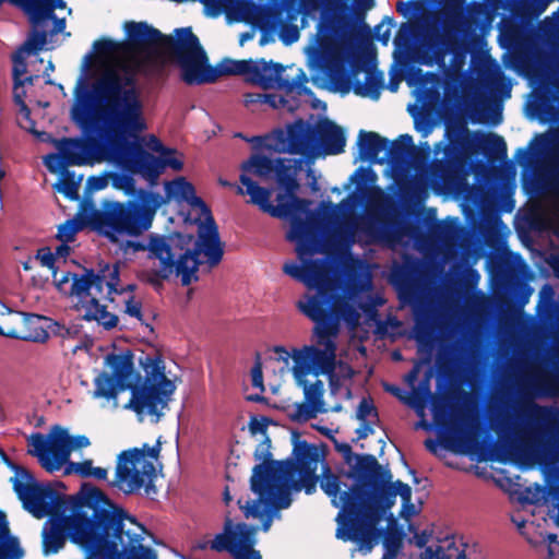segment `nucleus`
I'll use <instances>...</instances> for the list:
<instances>
[{
    "label": "nucleus",
    "mask_w": 559,
    "mask_h": 559,
    "mask_svg": "<svg viewBox=\"0 0 559 559\" xmlns=\"http://www.w3.org/2000/svg\"><path fill=\"white\" fill-rule=\"evenodd\" d=\"M357 145L359 158L361 160L382 163L384 158L378 159L380 152L389 147V140L373 131L360 130L358 133Z\"/></svg>",
    "instance_id": "nucleus-27"
},
{
    "label": "nucleus",
    "mask_w": 559,
    "mask_h": 559,
    "mask_svg": "<svg viewBox=\"0 0 559 559\" xmlns=\"http://www.w3.org/2000/svg\"><path fill=\"white\" fill-rule=\"evenodd\" d=\"M373 415L378 418V412L371 401L362 399L356 411V419H366L368 416Z\"/></svg>",
    "instance_id": "nucleus-57"
},
{
    "label": "nucleus",
    "mask_w": 559,
    "mask_h": 559,
    "mask_svg": "<svg viewBox=\"0 0 559 559\" xmlns=\"http://www.w3.org/2000/svg\"><path fill=\"white\" fill-rule=\"evenodd\" d=\"M122 47L123 45L121 43L107 37L97 39L93 44L94 52L102 57L119 52Z\"/></svg>",
    "instance_id": "nucleus-50"
},
{
    "label": "nucleus",
    "mask_w": 559,
    "mask_h": 559,
    "mask_svg": "<svg viewBox=\"0 0 559 559\" xmlns=\"http://www.w3.org/2000/svg\"><path fill=\"white\" fill-rule=\"evenodd\" d=\"M142 310V302L140 300H136L133 296L129 297L126 300L124 313L132 318H135L138 321L141 322L142 325L145 326V329L148 330L150 333H154V328L152 323L147 320Z\"/></svg>",
    "instance_id": "nucleus-46"
},
{
    "label": "nucleus",
    "mask_w": 559,
    "mask_h": 559,
    "mask_svg": "<svg viewBox=\"0 0 559 559\" xmlns=\"http://www.w3.org/2000/svg\"><path fill=\"white\" fill-rule=\"evenodd\" d=\"M293 374L298 386L302 388L305 403L298 406L297 413L289 419H312L318 413H325L323 403L324 386L321 380L309 383L307 376L312 373L330 374L335 368V353L323 350L314 345H306L294 350Z\"/></svg>",
    "instance_id": "nucleus-11"
},
{
    "label": "nucleus",
    "mask_w": 559,
    "mask_h": 559,
    "mask_svg": "<svg viewBox=\"0 0 559 559\" xmlns=\"http://www.w3.org/2000/svg\"><path fill=\"white\" fill-rule=\"evenodd\" d=\"M547 364L551 370L544 372L537 378L536 384L544 396H559V346L552 349L548 356Z\"/></svg>",
    "instance_id": "nucleus-29"
},
{
    "label": "nucleus",
    "mask_w": 559,
    "mask_h": 559,
    "mask_svg": "<svg viewBox=\"0 0 559 559\" xmlns=\"http://www.w3.org/2000/svg\"><path fill=\"white\" fill-rule=\"evenodd\" d=\"M420 559H466L462 539L447 536L425 548Z\"/></svg>",
    "instance_id": "nucleus-25"
},
{
    "label": "nucleus",
    "mask_w": 559,
    "mask_h": 559,
    "mask_svg": "<svg viewBox=\"0 0 559 559\" xmlns=\"http://www.w3.org/2000/svg\"><path fill=\"white\" fill-rule=\"evenodd\" d=\"M377 175L370 167H359L350 176V180L356 182L357 189L361 190L368 182L376 180Z\"/></svg>",
    "instance_id": "nucleus-54"
},
{
    "label": "nucleus",
    "mask_w": 559,
    "mask_h": 559,
    "mask_svg": "<svg viewBox=\"0 0 559 559\" xmlns=\"http://www.w3.org/2000/svg\"><path fill=\"white\" fill-rule=\"evenodd\" d=\"M432 419H559V411L540 408L536 414H518V415H438L435 414Z\"/></svg>",
    "instance_id": "nucleus-33"
},
{
    "label": "nucleus",
    "mask_w": 559,
    "mask_h": 559,
    "mask_svg": "<svg viewBox=\"0 0 559 559\" xmlns=\"http://www.w3.org/2000/svg\"><path fill=\"white\" fill-rule=\"evenodd\" d=\"M301 158L280 157L275 159L276 168L274 169L273 177H275L278 187L285 190L286 194L284 195L290 198V202H294V197H297L296 191L299 188V183L296 176L297 171L301 168Z\"/></svg>",
    "instance_id": "nucleus-24"
},
{
    "label": "nucleus",
    "mask_w": 559,
    "mask_h": 559,
    "mask_svg": "<svg viewBox=\"0 0 559 559\" xmlns=\"http://www.w3.org/2000/svg\"><path fill=\"white\" fill-rule=\"evenodd\" d=\"M383 546H384L383 554H390V555H393V557H397V555L401 550V547H402V542H401L400 537L388 536L384 539Z\"/></svg>",
    "instance_id": "nucleus-60"
},
{
    "label": "nucleus",
    "mask_w": 559,
    "mask_h": 559,
    "mask_svg": "<svg viewBox=\"0 0 559 559\" xmlns=\"http://www.w3.org/2000/svg\"><path fill=\"white\" fill-rule=\"evenodd\" d=\"M0 555L7 559H21L24 555L17 537L10 534L7 515L0 511Z\"/></svg>",
    "instance_id": "nucleus-35"
},
{
    "label": "nucleus",
    "mask_w": 559,
    "mask_h": 559,
    "mask_svg": "<svg viewBox=\"0 0 559 559\" xmlns=\"http://www.w3.org/2000/svg\"><path fill=\"white\" fill-rule=\"evenodd\" d=\"M35 258L40 261L43 266L48 267L52 273V277L56 278V271H58V267L56 266L55 254L51 252L50 248H39Z\"/></svg>",
    "instance_id": "nucleus-55"
},
{
    "label": "nucleus",
    "mask_w": 559,
    "mask_h": 559,
    "mask_svg": "<svg viewBox=\"0 0 559 559\" xmlns=\"http://www.w3.org/2000/svg\"><path fill=\"white\" fill-rule=\"evenodd\" d=\"M47 44V32L45 29H38L37 25L31 31L27 39L19 47L26 53H36L44 49Z\"/></svg>",
    "instance_id": "nucleus-44"
},
{
    "label": "nucleus",
    "mask_w": 559,
    "mask_h": 559,
    "mask_svg": "<svg viewBox=\"0 0 559 559\" xmlns=\"http://www.w3.org/2000/svg\"><path fill=\"white\" fill-rule=\"evenodd\" d=\"M348 29V24L337 16H328L319 24L318 34L321 44H331L336 38H344Z\"/></svg>",
    "instance_id": "nucleus-38"
},
{
    "label": "nucleus",
    "mask_w": 559,
    "mask_h": 559,
    "mask_svg": "<svg viewBox=\"0 0 559 559\" xmlns=\"http://www.w3.org/2000/svg\"><path fill=\"white\" fill-rule=\"evenodd\" d=\"M159 440L153 447L143 444L122 451L118 455L112 487L131 495L144 489L147 495L155 491L154 480L157 477Z\"/></svg>",
    "instance_id": "nucleus-12"
},
{
    "label": "nucleus",
    "mask_w": 559,
    "mask_h": 559,
    "mask_svg": "<svg viewBox=\"0 0 559 559\" xmlns=\"http://www.w3.org/2000/svg\"><path fill=\"white\" fill-rule=\"evenodd\" d=\"M284 70L283 64L273 61L267 62L264 59L253 61L251 59L233 60L226 58L215 68L206 64L201 78L207 79L204 80V83H213L218 76L223 75H245L248 82L265 90L276 84L280 88L292 91L295 84L282 78Z\"/></svg>",
    "instance_id": "nucleus-14"
},
{
    "label": "nucleus",
    "mask_w": 559,
    "mask_h": 559,
    "mask_svg": "<svg viewBox=\"0 0 559 559\" xmlns=\"http://www.w3.org/2000/svg\"><path fill=\"white\" fill-rule=\"evenodd\" d=\"M13 469L15 472L12 478L13 488L24 508L37 519L48 515L50 513L48 491L39 486L26 469L15 465Z\"/></svg>",
    "instance_id": "nucleus-21"
},
{
    "label": "nucleus",
    "mask_w": 559,
    "mask_h": 559,
    "mask_svg": "<svg viewBox=\"0 0 559 559\" xmlns=\"http://www.w3.org/2000/svg\"><path fill=\"white\" fill-rule=\"evenodd\" d=\"M127 46L134 51H150L162 47L164 34L146 22H127Z\"/></svg>",
    "instance_id": "nucleus-22"
},
{
    "label": "nucleus",
    "mask_w": 559,
    "mask_h": 559,
    "mask_svg": "<svg viewBox=\"0 0 559 559\" xmlns=\"http://www.w3.org/2000/svg\"><path fill=\"white\" fill-rule=\"evenodd\" d=\"M255 534L257 527L227 519L223 532L218 533L211 547L217 552H228L233 559H262L261 552L254 548Z\"/></svg>",
    "instance_id": "nucleus-19"
},
{
    "label": "nucleus",
    "mask_w": 559,
    "mask_h": 559,
    "mask_svg": "<svg viewBox=\"0 0 559 559\" xmlns=\"http://www.w3.org/2000/svg\"><path fill=\"white\" fill-rule=\"evenodd\" d=\"M278 421H249L248 430L253 438L262 439L266 436V428L269 424H277Z\"/></svg>",
    "instance_id": "nucleus-59"
},
{
    "label": "nucleus",
    "mask_w": 559,
    "mask_h": 559,
    "mask_svg": "<svg viewBox=\"0 0 559 559\" xmlns=\"http://www.w3.org/2000/svg\"><path fill=\"white\" fill-rule=\"evenodd\" d=\"M72 122L80 129V136H63L52 141L56 153L44 157V164L51 174H61L69 166H93L104 159H114V148L117 144L104 135L100 130H88L80 123L75 108L70 110Z\"/></svg>",
    "instance_id": "nucleus-10"
},
{
    "label": "nucleus",
    "mask_w": 559,
    "mask_h": 559,
    "mask_svg": "<svg viewBox=\"0 0 559 559\" xmlns=\"http://www.w3.org/2000/svg\"><path fill=\"white\" fill-rule=\"evenodd\" d=\"M80 310L83 311L82 319L85 321H96L106 330L116 328L119 321L118 317L107 311V307L100 305L96 297L82 301Z\"/></svg>",
    "instance_id": "nucleus-30"
},
{
    "label": "nucleus",
    "mask_w": 559,
    "mask_h": 559,
    "mask_svg": "<svg viewBox=\"0 0 559 559\" xmlns=\"http://www.w3.org/2000/svg\"><path fill=\"white\" fill-rule=\"evenodd\" d=\"M480 281V274L477 270L466 266L462 272V282L465 287L474 288Z\"/></svg>",
    "instance_id": "nucleus-58"
},
{
    "label": "nucleus",
    "mask_w": 559,
    "mask_h": 559,
    "mask_svg": "<svg viewBox=\"0 0 559 559\" xmlns=\"http://www.w3.org/2000/svg\"><path fill=\"white\" fill-rule=\"evenodd\" d=\"M25 51H22V49H17L12 55V79L13 82L22 78L27 72V63H26V57Z\"/></svg>",
    "instance_id": "nucleus-53"
},
{
    "label": "nucleus",
    "mask_w": 559,
    "mask_h": 559,
    "mask_svg": "<svg viewBox=\"0 0 559 559\" xmlns=\"http://www.w3.org/2000/svg\"><path fill=\"white\" fill-rule=\"evenodd\" d=\"M104 275L96 274L93 269L83 267L81 275L73 274L70 294L83 299L90 297V290L95 288L98 294L104 289Z\"/></svg>",
    "instance_id": "nucleus-28"
},
{
    "label": "nucleus",
    "mask_w": 559,
    "mask_h": 559,
    "mask_svg": "<svg viewBox=\"0 0 559 559\" xmlns=\"http://www.w3.org/2000/svg\"><path fill=\"white\" fill-rule=\"evenodd\" d=\"M486 147L489 153L498 159H504L508 155V147L504 139L496 133H488L486 136Z\"/></svg>",
    "instance_id": "nucleus-48"
},
{
    "label": "nucleus",
    "mask_w": 559,
    "mask_h": 559,
    "mask_svg": "<svg viewBox=\"0 0 559 559\" xmlns=\"http://www.w3.org/2000/svg\"><path fill=\"white\" fill-rule=\"evenodd\" d=\"M266 139L274 141L272 144H266L270 151L305 156L312 153L317 146H320L326 155H337L344 152L346 145L344 130L329 119L313 128L299 118L286 124L285 129H274Z\"/></svg>",
    "instance_id": "nucleus-9"
},
{
    "label": "nucleus",
    "mask_w": 559,
    "mask_h": 559,
    "mask_svg": "<svg viewBox=\"0 0 559 559\" xmlns=\"http://www.w3.org/2000/svg\"><path fill=\"white\" fill-rule=\"evenodd\" d=\"M412 33V25L409 23H402L400 25V28L394 37V44L397 47H401L402 45L406 44L409 39Z\"/></svg>",
    "instance_id": "nucleus-61"
},
{
    "label": "nucleus",
    "mask_w": 559,
    "mask_h": 559,
    "mask_svg": "<svg viewBox=\"0 0 559 559\" xmlns=\"http://www.w3.org/2000/svg\"><path fill=\"white\" fill-rule=\"evenodd\" d=\"M82 179V176L76 178L75 173L67 168L60 174L59 180L52 187L67 199L76 201L79 200V188Z\"/></svg>",
    "instance_id": "nucleus-41"
},
{
    "label": "nucleus",
    "mask_w": 559,
    "mask_h": 559,
    "mask_svg": "<svg viewBox=\"0 0 559 559\" xmlns=\"http://www.w3.org/2000/svg\"><path fill=\"white\" fill-rule=\"evenodd\" d=\"M394 26V19L385 16L382 22L374 27V37L383 46L389 44L391 37V28Z\"/></svg>",
    "instance_id": "nucleus-52"
},
{
    "label": "nucleus",
    "mask_w": 559,
    "mask_h": 559,
    "mask_svg": "<svg viewBox=\"0 0 559 559\" xmlns=\"http://www.w3.org/2000/svg\"><path fill=\"white\" fill-rule=\"evenodd\" d=\"M308 236V224L300 217H292L290 229L287 233L286 238L290 241H296V252L299 259L305 255H311L313 250L307 240Z\"/></svg>",
    "instance_id": "nucleus-37"
},
{
    "label": "nucleus",
    "mask_w": 559,
    "mask_h": 559,
    "mask_svg": "<svg viewBox=\"0 0 559 559\" xmlns=\"http://www.w3.org/2000/svg\"><path fill=\"white\" fill-rule=\"evenodd\" d=\"M165 203L158 193L146 189L124 202L105 199L90 216V225L111 242L119 236L139 237L152 227L157 210Z\"/></svg>",
    "instance_id": "nucleus-8"
},
{
    "label": "nucleus",
    "mask_w": 559,
    "mask_h": 559,
    "mask_svg": "<svg viewBox=\"0 0 559 559\" xmlns=\"http://www.w3.org/2000/svg\"><path fill=\"white\" fill-rule=\"evenodd\" d=\"M414 430L435 438L425 440L435 455L443 450L475 462H512L523 467L536 464L559 471V421H415ZM522 504L548 507L559 526V485L534 484L516 491Z\"/></svg>",
    "instance_id": "nucleus-1"
},
{
    "label": "nucleus",
    "mask_w": 559,
    "mask_h": 559,
    "mask_svg": "<svg viewBox=\"0 0 559 559\" xmlns=\"http://www.w3.org/2000/svg\"><path fill=\"white\" fill-rule=\"evenodd\" d=\"M139 136H127L122 144L114 148V159L120 162L131 174H139L150 182H154L166 167L176 171L183 168V162L174 156L175 154H163L156 157L147 152L140 143Z\"/></svg>",
    "instance_id": "nucleus-16"
},
{
    "label": "nucleus",
    "mask_w": 559,
    "mask_h": 559,
    "mask_svg": "<svg viewBox=\"0 0 559 559\" xmlns=\"http://www.w3.org/2000/svg\"><path fill=\"white\" fill-rule=\"evenodd\" d=\"M321 295L318 297L319 299H314V305H312V309H310L307 317L314 322L313 335L317 343L324 346L323 350L335 353L334 338L340 332L341 320L356 326L360 316L346 297L337 290L333 294Z\"/></svg>",
    "instance_id": "nucleus-13"
},
{
    "label": "nucleus",
    "mask_w": 559,
    "mask_h": 559,
    "mask_svg": "<svg viewBox=\"0 0 559 559\" xmlns=\"http://www.w3.org/2000/svg\"><path fill=\"white\" fill-rule=\"evenodd\" d=\"M275 168V159L261 154H253L241 164L242 174L250 173L263 179L272 178Z\"/></svg>",
    "instance_id": "nucleus-39"
},
{
    "label": "nucleus",
    "mask_w": 559,
    "mask_h": 559,
    "mask_svg": "<svg viewBox=\"0 0 559 559\" xmlns=\"http://www.w3.org/2000/svg\"><path fill=\"white\" fill-rule=\"evenodd\" d=\"M160 51L180 66L181 79L185 83L204 84V78H201V74L207 57L191 27L176 28L175 36L164 35Z\"/></svg>",
    "instance_id": "nucleus-15"
},
{
    "label": "nucleus",
    "mask_w": 559,
    "mask_h": 559,
    "mask_svg": "<svg viewBox=\"0 0 559 559\" xmlns=\"http://www.w3.org/2000/svg\"><path fill=\"white\" fill-rule=\"evenodd\" d=\"M320 486L340 511L336 515L335 536L343 542H352L355 550L369 554L379 543L382 531L378 525L382 520L393 521L388 511L395 503L396 496L402 498L401 515L409 519L418 510L412 503V489L400 480L390 485L367 481L347 475L345 479L331 474L322 464Z\"/></svg>",
    "instance_id": "nucleus-4"
},
{
    "label": "nucleus",
    "mask_w": 559,
    "mask_h": 559,
    "mask_svg": "<svg viewBox=\"0 0 559 559\" xmlns=\"http://www.w3.org/2000/svg\"><path fill=\"white\" fill-rule=\"evenodd\" d=\"M384 390L395 397H397L404 404L415 407L419 404V395L415 390L407 391L395 384H384Z\"/></svg>",
    "instance_id": "nucleus-49"
},
{
    "label": "nucleus",
    "mask_w": 559,
    "mask_h": 559,
    "mask_svg": "<svg viewBox=\"0 0 559 559\" xmlns=\"http://www.w3.org/2000/svg\"><path fill=\"white\" fill-rule=\"evenodd\" d=\"M239 180L241 185L246 187V190L238 187L237 192L239 194H248L252 204L258 205L262 212L267 213L273 217L286 218L292 216L295 212L306 211L308 205V201L306 199L294 197V202H283L285 195L277 194L278 204L273 205L270 202L271 190L259 186L246 174H241Z\"/></svg>",
    "instance_id": "nucleus-20"
},
{
    "label": "nucleus",
    "mask_w": 559,
    "mask_h": 559,
    "mask_svg": "<svg viewBox=\"0 0 559 559\" xmlns=\"http://www.w3.org/2000/svg\"><path fill=\"white\" fill-rule=\"evenodd\" d=\"M251 383H252L253 388L264 391L262 359H261V354L259 352H257L254 355V364L251 369Z\"/></svg>",
    "instance_id": "nucleus-56"
},
{
    "label": "nucleus",
    "mask_w": 559,
    "mask_h": 559,
    "mask_svg": "<svg viewBox=\"0 0 559 559\" xmlns=\"http://www.w3.org/2000/svg\"><path fill=\"white\" fill-rule=\"evenodd\" d=\"M547 543V559H559V540L555 534H548L545 538Z\"/></svg>",
    "instance_id": "nucleus-62"
},
{
    "label": "nucleus",
    "mask_w": 559,
    "mask_h": 559,
    "mask_svg": "<svg viewBox=\"0 0 559 559\" xmlns=\"http://www.w3.org/2000/svg\"><path fill=\"white\" fill-rule=\"evenodd\" d=\"M112 183L117 189L122 190L124 194L131 197L130 199L138 198L139 191L142 189L136 187L134 178L128 174H115L112 176Z\"/></svg>",
    "instance_id": "nucleus-47"
},
{
    "label": "nucleus",
    "mask_w": 559,
    "mask_h": 559,
    "mask_svg": "<svg viewBox=\"0 0 559 559\" xmlns=\"http://www.w3.org/2000/svg\"><path fill=\"white\" fill-rule=\"evenodd\" d=\"M80 499L93 509L92 516L78 508L52 515L43 528L45 555L57 554L69 537L87 552L85 559H157L156 552L142 544L143 527L136 525L138 532H124L123 521L134 525L135 521L115 507L102 490L84 484Z\"/></svg>",
    "instance_id": "nucleus-2"
},
{
    "label": "nucleus",
    "mask_w": 559,
    "mask_h": 559,
    "mask_svg": "<svg viewBox=\"0 0 559 559\" xmlns=\"http://www.w3.org/2000/svg\"><path fill=\"white\" fill-rule=\"evenodd\" d=\"M96 274H103L104 277V286L107 287V294H123L124 289L119 288L120 282V266L118 263L110 265L107 262H100L99 269Z\"/></svg>",
    "instance_id": "nucleus-42"
},
{
    "label": "nucleus",
    "mask_w": 559,
    "mask_h": 559,
    "mask_svg": "<svg viewBox=\"0 0 559 559\" xmlns=\"http://www.w3.org/2000/svg\"><path fill=\"white\" fill-rule=\"evenodd\" d=\"M302 264L296 262H286L283 266L285 274L294 280L301 282L309 289H316L313 295H305L304 299L298 300V309L307 317L314 305V299H319L321 294H333L336 289L330 284L324 262L320 259H301Z\"/></svg>",
    "instance_id": "nucleus-18"
},
{
    "label": "nucleus",
    "mask_w": 559,
    "mask_h": 559,
    "mask_svg": "<svg viewBox=\"0 0 559 559\" xmlns=\"http://www.w3.org/2000/svg\"><path fill=\"white\" fill-rule=\"evenodd\" d=\"M358 465L361 469H364L368 473H371L378 465V462L373 456L368 455V456L361 457L358 462Z\"/></svg>",
    "instance_id": "nucleus-64"
},
{
    "label": "nucleus",
    "mask_w": 559,
    "mask_h": 559,
    "mask_svg": "<svg viewBox=\"0 0 559 559\" xmlns=\"http://www.w3.org/2000/svg\"><path fill=\"white\" fill-rule=\"evenodd\" d=\"M67 474H78L81 477H93L98 480H105L108 476V471L104 467L93 466L92 460H85L83 462L74 463L70 462L66 468Z\"/></svg>",
    "instance_id": "nucleus-43"
},
{
    "label": "nucleus",
    "mask_w": 559,
    "mask_h": 559,
    "mask_svg": "<svg viewBox=\"0 0 559 559\" xmlns=\"http://www.w3.org/2000/svg\"><path fill=\"white\" fill-rule=\"evenodd\" d=\"M254 457L261 464L253 468L251 490L257 496L253 500H239L247 519H260L263 531L267 532L273 516L280 509L292 503L293 492L305 490L308 495L316 490L317 471L322 462L320 450L305 441H295L293 460L272 461L271 439H258Z\"/></svg>",
    "instance_id": "nucleus-5"
},
{
    "label": "nucleus",
    "mask_w": 559,
    "mask_h": 559,
    "mask_svg": "<svg viewBox=\"0 0 559 559\" xmlns=\"http://www.w3.org/2000/svg\"><path fill=\"white\" fill-rule=\"evenodd\" d=\"M383 87V73L376 70H368L366 73L365 83H361L360 81L357 80L353 85V91L358 96L369 97L372 100H378Z\"/></svg>",
    "instance_id": "nucleus-36"
},
{
    "label": "nucleus",
    "mask_w": 559,
    "mask_h": 559,
    "mask_svg": "<svg viewBox=\"0 0 559 559\" xmlns=\"http://www.w3.org/2000/svg\"><path fill=\"white\" fill-rule=\"evenodd\" d=\"M63 0H43L40 2L28 1L27 8L23 11L29 16L33 25H39L48 17H55V10L66 9Z\"/></svg>",
    "instance_id": "nucleus-34"
},
{
    "label": "nucleus",
    "mask_w": 559,
    "mask_h": 559,
    "mask_svg": "<svg viewBox=\"0 0 559 559\" xmlns=\"http://www.w3.org/2000/svg\"><path fill=\"white\" fill-rule=\"evenodd\" d=\"M462 44L457 36L452 34L439 35L426 44L425 50L419 58L420 63L430 67L433 64L443 67L447 55L450 52L459 53Z\"/></svg>",
    "instance_id": "nucleus-23"
},
{
    "label": "nucleus",
    "mask_w": 559,
    "mask_h": 559,
    "mask_svg": "<svg viewBox=\"0 0 559 559\" xmlns=\"http://www.w3.org/2000/svg\"><path fill=\"white\" fill-rule=\"evenodd\" d=\"M538 31L540 36L548 44L559 43V8L552 12L550 16H546L538 24ZM552 84L559 92V57L556 59L552 67Z\"/></svg>",
    "instance_id": "nucleus-31"
},
{
    "label": "nucleus",
    "mask_w": 559,
    "mask_h": 559,
    "mask_svg": "<svg viewBox=\"0 0 559 559\" xmlns=\"http://www.w3.org/2000/svg\"><path fill=\"white\" fill-rule=\"evenodd\" d=\"M106 364L112 372L102 371L94 380V396L106 400L116 399L119 392L129 390L130 400L124 408L138 416L159 418L163 409L176 390L175 382L165 373V362L159 354H145L139 357L144 376L134 368V354L126 349L119 354H108Z\"/></svg>",
    "instance_id": "nucleus-6"
},
{
    "label": "nucleus",
    "mask_w": 559,
    "mask_h": 559,
    "mask_svg": "<svg viewBox=\"0 0 559 559\" xmlns=\"http://www.w3.org/2000/svg\"><path fill=\"white\" fill-rule=\"evenodd\" d=\"M80 228L76 221L68 219L58 227L57 238L61 242H72Z\"/></svg>",
    "instance_id": "nucleus-51"
},
{
    "label": "nucleus",
    "mask_w": 559,
    "mask_h": 559,
    "mask_svg": "<svg viewBox=\"0 0 559 559\" xmlns=\"http://www.w3.org/2000/svg\"><path fill=\"white\" fill-rule=\"evenodd\" d=\"M168 198L187 202L192 209L199 210L204 222L199 224L198 238L190 234L171 233L168 235L152 234L146 245L135 243L139 250H146L150 260H157L156 267L146 270L142 280L159 290L164 282L173 275L180 277L182 286L199 281V269L203 264L200 257L206 258L210 267L218 265L224 255V243L221 241L217 224L207 204L195 194L194 186L185 177L166 182Z\"/></svg>",
    "instance_id": "nucleus-3"
},
{
    "label": "nucleus",
    "mask_w": 559,
    "mask_h": 559,
    "mask_svg": "<svg viewBox=\"0 0 559 559\" xmlns=\"http://www.w3.org/2000/svg\"><path fill=\"white\" fill-rule=\"evenodd\" d=\"M414 331L419 343L429 342L433 335L431 317L428 313L416 314Z\"/></svg>",
    "instance_id": "nucleus-45"
},
{
    "label": "nucleus",
    "mask_w": 559,
    "mask_h": 559,
    "mask_svg": "<svg viewBox=\"0 0 559 559\" xmlns=\"http://www.w3.org/2000/svg\"><path fill=\"white\" fill-rule=\"evenodd\" d=\"M134 82L132 74L107 71L95 84L96 94L104 99L103 105H94L93 95L87 91L76 95L72 106L80 123L91 130H100L117 145L127 136L140 135L146 130V122Z\"/></svg>",
    "instance_id": "nucleus-7"
},
{
    "label": "nucleus",
    "mask_w": 559,
    "mask_h": 559,
    "mask_svg": "<svg viewBox=\"0 0 559 559\" xmlns=\"http://www.w3.org/2000/svg\"><path fill=\"white\" fill-rule=\"evenodd\" d=\"M33 454L38 459L40 465L52 473L61 469L68 462L72 450L90 445L85 436L71 437L66 429L56 425L48 438L41 435H33L29 441Z\"/></svg>",
    "instance_id": "nucleus-17"
},
{
    "label": "nucleus",
    "mask_w": 559,
    "mask_h": 559,
    "mask_svg": "<svg viewBox=\"0 0 559 559\" xmlns=\"http://www.w3.org/2000/svg\"><path fill=\"white\" fill-rule=\"evenodd\" d=\"M148 146L152 151L157 152L160 154H176L177 151L175 148H169L164 146V144L155 136L151 135L148 141Z\"/></svg>",
    "instance_id": "nucleus-63"
},
{
    "label": "nucleus",
    "mask_w": 559,
    "mask_h": 559,
    "mask_svg": "<svg viewBox=\"0 0 559 559\" xmlns=\"http://www.w3.org/2000/svg\"><path fill=\"white\" fill-rule=\"evenodd\" d=\"M415 151L412 135L405 133L399 135L394 141H389V147L385 150L386 159L401 162Z\"/></svg>",
    "instance_id": "nucleus-40"
},
{
    "label": "nucleus",
    "mask_w": 559,
    "mask_h": 559,
    "mask_svg": "<svg viewBox=\"0 0 559 559\" xmlns=\"http://www.w3.org/2000/svg\"><path fill=\"white\" fill-rule=\"evenodd\" d=\"M467 132L466 127L447 128L445 136L449 143L444 146L445 158L436 160L432 164V174L436 177L444 178L450 173V163L448 159L455 157L462 146V134Z\"/></svg>",
    "instance_id": "nucleus-26"
},
{
    "label": "nucleus",
    "mask_w": 559,
    "mask_h": 559,
    "mask_svg": "<svg viewBox=\"0 0 559 559\" xmlns=\"http://www.w3.org/2000/svg\"><path fill=\"white\" fill-rule=\"evenodd\" d=\"M555 289L545 284L539 292L538 313L551 326H559V302L555 299Z\"/></svg>",
    "instance_id": "nucleus-32"
}]
</instances>
